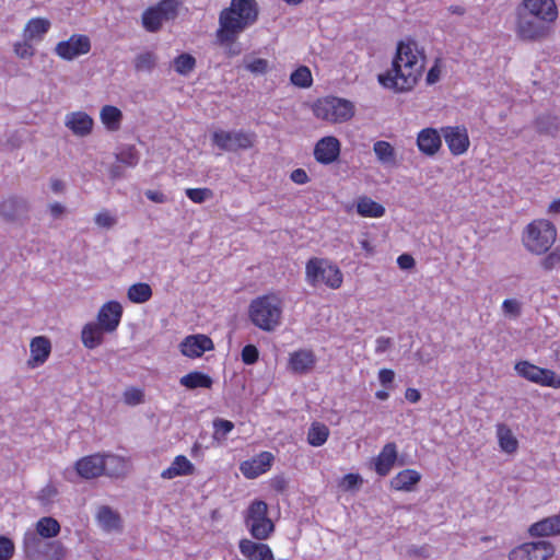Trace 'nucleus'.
<instances>
[{"mask_svg":"<svg viewBox=\"0 0 560 560\" xmlns=\"http://www.w3.org/2000/svg\"><path fill=\"white\" fill-rule=\"evenodd\" d=\"M185 195L195 203H202L213 197L210 188H187Z\"/></svg>","mask_w":560,"mask_h":560,"instance_id":"50","label":"nucleus"},{"mask_svg":"<svg viewBox=\"0 0 560 560\" xmlns=\"http://www.w3.org/2000/svg\"><path fill=\"white\" fill-rule=\"evenodd\" d=\"M394 378H395V373L390 369H382L378 372V380H380L381 384L385 387H387L389 384H392Z\"/></svg>","mask_w":560,"mask_h":560,"instance_id":"63","label":"nucleus"},{"mask_svg":"<svg viewBox=\"0 0 560 560\" xmlns=\"http://www.w3.org/2000/svg\"><path fill=\"white\" fill-rule=\"evenodd\" d=\"M423 65L419 63L411 45L399 42L392 67L385 73L378 74L381 85L395 92H408L417 84Z\"/></svg>","mask_w":560,"mask_h":560,"instance_id":"1","label":"nucleus"},{"mask_svg":"<svg viewBox=\"0 0 560 560\" xmlns=\"http://www.w3.org/2000/svg\"><path fill=\"white\" fill-rule=\"evenodd\" d=\"M520 12L555 22L558 16L555 0H523L516 9Z\"/></svg>","mask_w":560,"mask_h":560,"instance_id":"13","label":"nucleus"},{"mask_svg":"<svg viewBox=\"0 0 560 560\" xmlns=\"http://www.w3.org/2000/svg\"><path fill=\"white\" fill-rule=\"evenodd\" d=\"M362 483L363 479L359 474L350 472L342 478L339 486L342 488L343 491H354L359 490Z\"/></svg>","mask_w":560,"mask_h":560,"instance_id":"51","label":"nucleus"},{"mask_svg":"<svg viewBox=\"0 0 560 560\" xmlns=\"http://www.w3.org/2000/svg\"><path fill=\"white\" fill-rule=\"evenodd\" d=\"M556 226L548 220H535L529 223L523 235L524 246L536 255L545 254L555 243Z\"/></svg>","mask_w":560,"mask_h":560,"instance_id":"3","label":"nucleus"},{"mask_svg":"<svg viewBox=\"0 0 560 560\" xmlns=\"http://www.w3.org/2000/svg\"><path fill=\"white\" fill-rule=\"evenodd\" d=\"M516 372L527 381L533 383L560 388V376L553 371L536 366L528 361H521L515 364Z\"/></svg>","mask_w":560,"mask_h":560,"instance_id":"9","label":"nucleus"},{"mask_svg":"<svg viewBox=\"0 0 560 560\" xmlns=\"http://www.w3.org/2000/svg\"><path fill=\"white\" fill-rule=\"evenodd\" d=\"M273 460V455L269 452H261L252 460H245L241 464V471L247 478H256L266 472Z\"/></svg>","mask_w":560,"mask_h":560,"instance_id":"20","label":"nucleus"},{"mask_svg":"<svg viewBox=\"0 0 560 560\" xmlns=\"http://www.w3.org/2000/svg\"><path fill=\"white\" fill-rule=\"evenodd\" d=\"M558 264H560V254L555 249L541 260V266L547 271L552 270Z\"/></svg>","mask_w":560,"mask_h":560,"instance_id":"59","label":"nucleus"},{"mask_svg":"<svg viewBox=\"0 0 560 560\" xmlns=\"http://www.w3.org/2000/svg\"><path fill=\"white\" fill-rule=\"evenodd\" d=\"M241 357L244 364L252 365L258 361L259 351L255 345L249 343L242 349Z\"/></svg>","mask_w":560,"mask_h":560,"instance_id":"53","label":"nucleus"},{"mask_svg":"<svg viewBox=\"0 0 560 560\" xmlns=\"http://www.w3.org/2000/svg\"><path fill=\"white\" fill-rule=\"evenodd\" d=\"M305 275L306 281L313 287L324 283L331 289H338L342 283L340 269L323 258H311L306 262Z\"/></svg>","mask_w":560,"mask_h":560,"instance_id":"5","label":"nucleus"},{"mask_svg":"<svg viewBox=\"0 0 560 560\" xmlns=\"http://www.w3.org/2000/svg\"><path fill=\"white\" fill-rule=\"evenodd\" d=\"M14 542L7 536H0V560H10L14 555Z\"/></svg>","mask_w":560,"mask_h":560,"instance_id":"52","label":"nucleus"},{"mask_svg":"<svg viewBox=\"0 0 560 560\" xmlns=\"http://www.w3.org/2000/svg\"><path fill=\"white\" fill-rule=\"evenodd\" d=\"M180 2L178 0H162L154 8L160 11L164 19L174 20L178 15V8Z\"/></svg>","mask_w":560,"mask_h":560,"instance_id":"47","label":"nucleus"},{"mask_svg":"<svg viewBox=\"0 0 560 560\" xmlns=\"http://www.w3.org/2000/svg\"><path fill=\"white\" fill-rule=\"evenodd\" d=\"M179 383L182 386L188 389H196L210 388L212 386L213 381L208 374L199 371H194L180 377Z\"/></svg>","mask_w":560,"mask_h":560,"instance_id":"30","label":"nucleus"},{"mask_svg":"<svg viewBox=\"0 0 560 560\" xmlns=\"http://www.w3.org/2000/svg\"><path fill=\"white\" fill-rule=\"evenodd\" d=\"M180 351L184 355L189 358H199L206 351L213 349L211 338L206 335H190L187 336L179 345Z\"/></svg>","mask_w":560,"mask_h":560,"instance_id":"16","label":"nucleus"},{"mask_svg":"<svg viewBox=\"0 0 560 560\" xmlns=\"http://www.w3.org/2000/svg\"><path fill=\"white\" fill-rule=\"evenodd\" d=\"M357 212L361 217L381 218L385 213V208L369 197H361L357 203Z\"/></svg>","mask_w":560,"mask_h":560,"instance_id":"31","label":"nucleus"},{"mask_svg":"<svg viewBox=\"0 0 560 560\" xmlns=\"http://www.w3.org/2000/svg\"><path fill=\"white\" fill-rule=\"evenodd\" d=\"M532 536L544 537L560 534V515L544 518L529 527Z\"/></svg>","mask_w":560,"mask_h":560,"instance_id":"27","label":"nucleus"},{"mask_svg":"<svg viewBox=\"0 0 560 560\" xmlns=\"http://www.w3.org/2000/svg\"><path fill=\"white\" fill-rule=\"evenodd\" d=\"M396 459V444L393 442L385 444L378 456L375 458V471L382 477L387 476L390 469L393 468Z\"/></svg>","mask_w":560,"mask_h":560,"instance_id":"25","label":"nucleus"},{"mask_svg":"<svg viewBox=\"0 0 560 560\" xmlns=\"http://www.w3.org/2000/svg\"><path fill=\"white\" fill-rule=\"evenodd\" d=\"M142 25L149 32H158L162 27V23L156 16V11L151 8L142 13Z\"/></svg>","mask_w":560,"mask_h":560,"instance_id":"49","label":"nucleus"},{"mask_svg":"<svg viewBox=\"0 0 560 560\" xmlns=\"http://www.w3.org/2000/svg\"><path fill=\"white\" fill-rule=\"evenodd\" d=\"M31 358L27 365L32 369L43 365L51 351L50 340L45 336H37L31 340Z\"/></svg>","mask_w":560,"mask_h":560,"instance_id":"19","label":"nucleus"},{"mask_svg":"<svg viewBox=\"0 0 560 560\" xmlns=\"http://www.w3.org/2000/svg\"><path fill=\"white\" fill-rule=\"evenodd\" d=\"M316 355L310 349H300L290 354L288 368L293 374L310 373L316 364Z\"/></svg>","mask_w":560,"mask_h":560,"instance_id":"18","label":"nucleus"},{"mask_svg":"<svg viewBox=\"0 0 560 560\" xmlns=\"http://www.w3.org/2000/svg\"><path fill=\"white\" fill-rule=\"evenodd\" d=\"M101 119L108 130L116 131L120 128L122 113L116 106L105 105L101 109Z\"/></svg>","mask_w":560,"mask_h":560,"instance_id":"33","label":"nucleus"},{"mask_svg":"<svg viewBox=\"0 0 560 560\" xmlns=\"http://www.w3.org/2000/svg\"><path fill=\"white\" fill-rule=\"evenodd\" d=\"M255 135L244 131L217 130L212 133L211 140L214 145L223 151L236 152L247 150L254 144Z\"/></svg>","mask_w":560,"mask_h":560,"instance_id":"8","label":"nucleus"},{"mask_svg":"<svg viewBox=\"0 0 560 560\" xmlns=\"http://www.w3.org/2000/svg\"><path fill=\"white\" fill-rule=\"evenodd\" d=\"M49 27L50 22L48 20L42 18L32 19L24 28V37L26 39L42 38Z\"/></svg>","mask_w":560,"mask_h":560,"instance_id":"36","label":"nucleus"},{"mask_svg":"<svg viewBox=\"0 0 560 560\" xmlns=\"http://www.w3.org/2000/svg\"><path fill=\"white\" fill-rule=\"evenodd\" d=\"M172 464L179 471H182L180 472L182 476L190 475L194 471V465L184 455L176 456Z\"/></svg>","mask_w":560,"mask_h":560,"instance_id":"55","label":"nucleus"},{"mask_svg":"<svg viewBox=\"0 0 560 560\" xmlns=\"http://www.w3.org/2000/svg\"><path fill=\"white\" fill-rule=\"evenodd\" d=\"M96 520L105 532L121 529L120 515L107 505H103L98 509Z\"/></svg>","mask_w":560,"mask_h":560,"instance_id":"26","label":"nucleus"},{"mask_svg":"<svg viewBox=\"0 0 560 560\" xmlns=\"http://www.w3.org/2000/svg\"><path fill=\"white\" fill-rule=\"evenodd\" d=\"M329 435V429L324 423L314 422L307 432V442L315 447L325 444Z\"/></svg>","mask_w":560,"mask_h":560,"instance_id":"39","label":"nucleus"},{"mask_svg":"<svg viewBox=\"0 0 560 560\" xmlns=\"http://www.w3.org/2000/svg\"><path fill=\"white\" fill-rule=\"evenodd\" d=\"M249 317L255 326L272 331L280 324L281 308L276 298L262 296L254 300L249 306Z\"/></svg>","mask_w":560,"mask_h":560,"instance_id":"4","label":"nucleus"},{"mask_svg":"<svg viewBox=\"0 0 560 560\" xmlns=\"http://www.w3.org/2000/svg\"><path fill=\"white\" fill-rule=\"evenodd\" d=\"M102 330L100 325L93 323L86 324L81 332L83 345L89 349H94L101 345L103 340Z\"/></svg>","mask_w":560,"mask_h":560,"instance_id":"35","label":"nucleus"},{"mask_svg":"<svg viewBox=\"0 0 560 560\" xmlns=\"http://www.w3.org/2000/svg\"><path fill=\"white\" fill-rule=\"evenodd\" d=\"M440 133L433 128L422 129L417 137L418 149L425 155H434L441 148Z\"/></svg>","mask_w":560,"mask_h":560,"instance_id":"24","label":"nucleus"},{"mask_svg":"<svg viewBox=\"0 0 560 560\" xmlns=\"http://www.w3.org/2000/svg\"><path fill=\"white\" fill-rule=\"evenodd\" d=\"M340 155V142L336 137L327 136L317 141L314 148L315 160L328 165L338 160Z\"/></svg>","mask_w":560,"mask_h":560,"instance_id":"14","label":"nucleus"},{"mask_svg":"<svg viewBox=\"0 0 560 560\" xmlns=\"http://www.w3.org/2000/svg\"><path fill=\"white\" fill-rule=\"evenodd\" d=\"M42 537L36 533H26L24 536V546L26 550H36L38 545L42 542Z\"/></svg>","mask_w":560,"mask_h":560,"instance_id":"61","label":"nucleus"},{"mask_svg":"<svg viewBox=\"0 0 560 560\" xmlns=\"http://www.w3.org/2000/svg\"><path fill=\"white\" fill-rule=\"evenodd\" d=\"M331 100L334 105V122L347 121L353 116L354 107L350 101L335 96H331Z\"/></svg>","mask_w":560,"mask_h":560,"instance_id":"34","label":"nucleus"},{"mask_svg":"<svg viewBox=\"0 0 560 560\" xmlns=\"http://www.w3.org/2000/svg\"><path fill=\"white\" fill-rule=\"evenodd\" d=\"M373 151L383 164H395L396 153L394 147L384 140L376 141L373 145Z\"/></svg>","mask_w":560,"mask_h":560,"instance_id":"41","label":"nucleus"},{"mask_svg":"<svg viewBox=\"0 0 560 560\" xmlns=\"http://www.w3.org/2000/svg\"><path fill=\"white\" fill-rule=\"evenodd\" d=\"M240 551L248 560H275L270 547L262 542H255L249 539L240 541Z\"/></svg>","mask_w":560,"mask_h":560,"instance_id":"21","label":"nucleus"},{"mask_svg":"<svg viewBox=\"0 0 560 560\" xmlns=\"http://www.w3.org/2000/svg\"><path fill=\"white\" fill-rule=\"evenodd\" d=\"M497 435L502 451L509 454L516 452L518 447V442L513 435L511 429L506 424L499 423L497 425Z\"/></svg>","mask_w":560,"mask_h":560,"instance_id":"32","label":"nucleus"},{"mask_svg":"<svg viewBox=\"0 0 560 560\" xmlns=\"http://www.w3.org/2000/svg\"><path fill=\"white\" fill-rule=\"evenodd\" d=\"M93 119L84 112H73L66 116L65 125L75 136L85 137L91 133L93 128Z\"/></svg>","mask_w":560,"mask_h":560,"instance_id":"23","label":"nucleus"},{"mask_svg":"<svg viewBox=\"0 0 560 560\" xmlns=\"http://www.w3.org/2000/svg\"><path fill=\"white\" fill-rule=\"evenodd\" d=\"M290 178L292 182H294L295 184H300V185H303V184H306L307 182H310V177L303 168H296V170L292 171Z\"/></svg>","mask_w":560,"mask_h":560,"instance_id":"62","label":"nucleus"},{"mask_svg":"<svg viewBox=\"0 0 560 560\" xmlns=\"http://www.w3.org/2000/svg\"><path fill=\"white\" fill-rule=\"evenodd\" d=\"M245 68L254 74H265L269 69V62L262 58H256L248 62Z\"/></svg>","mask_w":560,"mask_h":560,"instance_id":"54","label":"nucleus"},{"mask_svg":"<svg viewBox=\"0 0 560 560\" xmlns=\"http://www.w3.org/2000/svg\"><path fill=\"white\" fill-rule=\"evenodd\" d=\"M14 52L22 59L31 58L34 55V48L27 42L16 43Z\"/></svg>","mask_w":560,"mask_h":560,"instance_id":"60","label":"nucleus"},{"mask_svg":"<svg viewBox=\"0 0 560 560\" xmlns=\"http://www.w3.org/2000/svg\"><path fill=\"white\" fill-rule=\"evenodd\" d=\"M127 295L131 302L142 304L151 299L152 289L144 282L135 283L128 289Z\"/></svg>","mask_w":560,"mask_h":560,"instance_id":"40","label":"nucleus"},{"mask_svg":"<svg viewBox=\"0 0 560 560\" xmlns=\"http://www.w3.org/2000/svg\"><path fill=\"white\" fill-rule=\"evenodd\" d=\"M421 475L413 469H405L398 472L392 480L390 486L399 491H412L420 481Z\"/></svg>","mask_w":560,"mask_h":560,"instance_id":"28","label":"nucleus"},{"mask_svg":"<svg viewBox=\"0 0 560 560\" xmlns=\"http://www.w3.org/2000/svg\"><path fill=\"white\" fill-rule=\"evenodd\" d=\"M502 310L505 315L518 317L521 315V303L515 299H506L503 301Z\"/></svg>","mask_w":560,"mask_h":560,"instance_id":"56","label":"nucleus"},{"mask_svg":"<svg viewBox=\"0 0 560 560\" xmlns=\"http://www.w3.org/2000/svg\"><path fill=\"white\" fill-rule=\"evenodd\" d=\"M258 19L256 0H232L229 8L221 11L217 38L221 45L234 43L238 35Z\"/></svg>","mask_w":560,"mask_h":560,"instance_id":"2","label":"nucleus"},{"mask_svg":"<svg viewBox=\"0 0 560 560\" xmlns=\"http://www.w3.org/2000/svg\"><path fill=\"white\" fill-rule=\"evenodd\" d=\"M442 131L445 142L454 155H460L467 151L469 138L465 127H445Z\"/></svg>","mask_w":560,"mask_h":560,"instance_id":"17","label":"nucleus"},{"mask_svg":"<svg viewBox=\"0 0 560 560\" xmlns=\"http://www.w3.org/2000/svg\"><path fill=\"white\" fill-rule=\"evenodd\" d=\"M122 315V306L116 301L105 303L98 311V325L103 331L112 332L116 330Z\"/></svg>","mask_w":560,"mask_h":560,"instance_id":"15","label":"nucleus"},{"mask_svg":"<svg viewBox=\"0 0 560 560\" xmlns=\"http://www.w3.org/2000/svg\"><path fill=\"white\" fill-rule=\"evenodd\" d=\"M290 82L298 88H310L313 83L311 70L306 66H300L291 73Z\"/></svg>","mask_w":560,"mask_h":560,"instance_id":"44","label":"nucleus"},{"mask_svg":"<svg viewBox=\"0 0 560 560\" xmlns=\"http://www.w3.org/2000/svg\"><path fill=\"white\" fill-rule=\"evenodd\" d=\"M552 21L534 18L516 10V35L526 42H540L548 37Z\"/></svg>","mask_w":560,"mask_h":560,"instance_id":"7","label":"nucleus"},{"mask_svg":"<svg viewBox=\"0 0 560 560\" xmlns=\"http://www.w3.org/2000/svg\"><path fill=\"white\" fill-rule=\"evenodd\" d=\"M173 66L178 74L187 75L195 69L196 58L188 52H183L173 60Z\"/></svg>","mask_w":560,"mask_h":560,"instance_id":"43","label":"nucleus"},{"mask_svg":"<svg viewBox=\"0 0 560 560\" xmlns=\"http://www.w3.org/2000/svg\"><path fill=\"white\" fill-rule=\"evenodd\" d=\"M397 264L399 266L400 269L402 270H408V269H411L416 261L413 259V257L409 254H401L398 258H397Z\"/></svg>","mask_w":560,"mask_h":560,"instance_id":"64","label":"nucleus"},{"mask_svg":"<svg viewBox=\"0 0 560 560\" xmlns=\"http://www.w3.org/2000/svg\"><path fill=\"white\" fill-rule=\"evenodd\" d=\"M139 160H140L139 152L132 145L122 148L116 154V161L120 164L128 166V167H135L139 163Z\"/></svg>","mask_w":560,"mask_h":560,"instance_id":"46","label":"nucleus"},{"mask_svg":"<svg viewBox=\"0 0 560 560\" xmlns=\"http://www.w3.org/2000/svg\"><path fill=\"white\" fill-rule=\"evenodd\" d=\"M57 493L58 491L56 487H54L52 485H47L40 490L38 494V500L43 505H47L51 503V500L57 495Z\"/></svg>","mask_w":560,"mask_h":560,"instance_id":"57","label":"nucleus"},{"mask_svg":"<svg viewBox=\"0 0 560 560\" xmlns=\"http://www.w3.org/2000/svg\"><path fill=\"white\" fill-rule=\"evenodd\" d=\"M158 56L152 51L141 52L136 56L133 67L137 72L151 73L156 67Z\"/></svg>","mask_w":560,"mask_h":560,"instance_id":"42","label":"nucleus"},{"mask_svg":"<svg viewBox=\"0 0 560 560\" xmlns=\"http://www.w3.org/2000/svg\"><path fill=\"white\" fill-rule=\"evenodd\" d=\"M30 205L25 198L12 196L0 205V214L7 222H23L28 219Z\"/></svg>","mask_w":560,"mask_h":560,"instance_id":"12","label":"nucleus"},{"mask_svg":"<svg viewBox=\"0 0 560 560\" xmlns=\"http://www.w3.org/2000/svg\"><path fill=\"white\" fill-rule=\"evenodd\" d=\"M124 398L128 405H138L143 401V393L138 388H130L125 392Z\"/></svg>","mask_w":560,"mask_h":560,"instance_id":"58","label":"nucleus"},{"mask_svg":"<svg viewBox=\"0 0 560 560\" xmlns=\"http://www.w3.org/2000/svg\"><path fill=\"white\" fill-rule=\"evenodd\" d=\"M78 474L85 478H96L104 472V466L101 454H93L79 459L75 463Z\"/></svg>","mask_w":560,"mask_h":560,"instance_id":"22","label":"nucleus"},{"mask_svg":"<svg viewBox=\"0 0 560 560\" xmlns=\"http://www.w3.org/2000/svg\"><path fill=\"white\" fill-rule=\"evenodd\" d=\"M36 532L42 538H54L60 533V524L56 518L45 516L37 522Z\"/></svg>","mask_w":560,"mask_h":560,"instance_id":"38","label":"nucleus"},{"mask_svg":"<svg viewBox=\"0 0 560 560\" xmlns=\"http://www.w3.org/2000/svg\"><path fill=\"white\" fill-rule=\"evenodd\" d=\"M213 439L217 441L224 440L226 435L234 429V423L230 420L215 418L213 420Z\"/></svg>","mask_w":560,"mask_h":560,"instance_id":"48","label":"nucleus"},{"mask_svg":"<svg viewBox=\"0 0 560 560\" xmlns=\"http://www.w3.org/2000/svg\"><path fill=\"white\" fill-rule=\"evenodd\" d=\"M104 475L109 477H118L124 474L125 463L121 457L113 454L102 455Z\"/></svg>","mask_w":560,"mask_h":560,"instance_id":"37","label":"nucleus"},{"mask_svg":"<svg viewBox=\"0 0 560 560\" xmlns=\"http://www.w3.org/2000/svg\"><path fill=\"white\" fill-rule=\"evenodd\" d=\"M268 505L265 501L255 500L245 513V525L257 540L267 539L275 530V524L268 517Z\"/></svg>","mask_w":560,"mask_h":560,"instance_id":"6","label":"nucleus"},{"mask_svg":"<svg viewBox=\"0 0 560 560\" xmlns=\"http://www.w3.org/2000/svg\"><path fill=\"white\" fill-rule=\"evenodd\" d=\"M534 126L538 133L549 137H556L560 130L559 119L549 114L538 116L534 121Z\"/></svg>","mask_w":560,"mask_h":560,"instance_id":"29","label":"nucleus"},{"mask_svg":"<svg viewBox=\"0 0 560 560\" xmlns=\"http://www.w3.org/2000/svg\"><path fill=\"white\" fill-rule=\"evenodd\" d=\"M90 49V38L86 35L74 34L69 39L59 42L55 52L63 60H73L81 55L88 54Z\"/></svg>","mask_w":560,"mask_h":560,"instance_id":"11","label":"nucleus"},{"mask_svg":"<svg viewBox=\"0 0 560 560\" xmlns=\"http://www.w3.org/2000/svg\"><path fill=\"white\" fill-rule=\"evenodd\" d=\"M555 553V547L550 541L538 540L525 542L514 548L510 555V560H548Z\"/></svg>","mask_w":560,"mask_h":560,"instance_id":"10","label":"nucleus"},{"mask_svg":"<svg viewBox=\"0 0 560 560\" xmlns=\"http://www.w3.org/2000/svg\"><path fill=\"white\" fill-rule=\"evenodd\" d=\"M332 100L331 96L325 97L324 100H318L313 107L314 115L317 118L334 121V113H332Z\"/></svg>","mask_w":560,"mask_h":560,"instance_id":"45","label":"nucleus"}]
</instances>
